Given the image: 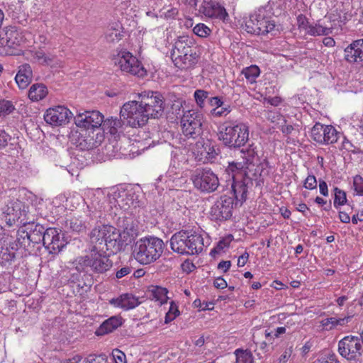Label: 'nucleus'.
<instances>
[{
  "instance_id": "1",
  "label": "nucleus",
  "mask_w": 363,
  "mask_h": 363,
  "mask_svg": "<svg viewBox=\"0 0 363 363\" xmlns=\"http://www.w3.org/2000/svg\"><path fill=\"white\" fill-rule=\"evenodd\" d=\"M74 268L79 273H84L86 276L87 283L85 286H91L93 277L89 272L96 274H104L113 267V262L104 250L96 249L92 246L90 252L84 256H79L73 262Z\"/></svg>"
},
{
  "instance_id": "2",
  "label": "nucleus",
  "mask_w": 363,
  "mask_h": 363,
  "mask_svg": "<svg viewBox=\"0 0 363 363\" xmlns=\"http://www.w3.org/2000/svg\"><path fill=\"white\" fill-rule=\"evenodd\" d=\"M250 127L247 123L228 120L218 127V140L230 149H240L249 140Z\"/></svg>"
},
{
  "instance_id": "3",
  "label": "nucleus",
  "mask_w": 363,
  "mask_h": 363,
  "mask_svg": "<svg viewBox=\"0 0 363 363\" xmlns=\"http://www.w3.org/2000/svg\"><path fill=\"white\" fill-rule=\"evenodd\" d=\"M90 238L96 249L116 254L125 248L119 230L111 225L94 228L91 232Z\"/></svg>"
},
{
  "instance_id": "4",
  "label": "nucleus",
  "mask_w": 363,
  "mask_h": 363,
  "mask_svg": "<svg viewBox=\"0 0 363 363\" xmlns=\"http://www.w3.org/2000/svg\"><path fill=\"white\" fill-rule=\"evenodd\" d=\"M164 245L163 240L157 237L142 238L133 245V255L140 264H150L162 256Z\"/></svg>"
},
{
  "instance_id": "5",
  "label": "nucleus",
  "mask_w": 363,
  "mask_h": 363,
  "mask_svg": "<svg viewBox=\"0 0 363 363\" xmlns=\"http://www.w3.org/2000/svg\"><path fill=\"white\" fill-rule=\"evenodd\" d=\"M170 247L179 255H199L204 247L203 238L196 231L182 230L172 236Z\"/></svg>"
},
{
  "instance_id": "6",
  "label": "nucleus",
  "mask_w": 363,
  "mask_h": 363,
  "mask_svg": "<svg viewBox=\"0 0 363 363\" xmlns=\"http://www.w3.org/2000/svg\"><path fill=\"white\" fill-rule=\"evenodd\" d=\"M274 0H270L266 6L259 8L249 20L245 22V30L252 34L266 35L272 32L276 27V22L272 18L273 11H277L274 6Z\"/></svg>"
},
{
  "instance_id": "7",
  "label": "nucleus",
  "mask_w": 363,
  "mask_h": 363,
  "mask_svg": "<svg viewBox=\"0 0 363 363\" xmlns=\"http://www.w3.org/2000/svg\"><path fill=\"white\" fill-rule=\"evenodd\" d=\"M46 228L35 222L25 223L17 231L16 238L20 247L28 254L33 253L35 246L42 243Z\"/></svg>"
},
{
  "instance_id": "8",
  "label": "nucleus",
  "mask_w": 363,
  "mask_h": 363,
  "mask_svg": "<svg viewBox=\"0 0 363 363\" xmlns=\"http://www.w3.org/2000/svg\"><path fill=\"white\" fill-rule=\"evenodd\" d=\"M227 172L232 173L231 191L233 199L242 204L247 199V189L252 185V179L247 175L241 162L230 163Z\"/></svg>"
},
{
  "instance_id": "9",
  "label": "nucleus",
  "mask_w": 363,
  "mask_h": 363,
  "mask_svg": "<svg viewBox=\"0 0 363 363\" xmlns=\"http://www.w3.org/2000/svg\"><path fill=\"white\" fill-rule=\"evenodd\" d=\"M120 117L127 121L133 128L145 125L149 117L140 101H130L125 103L121 108Z\"/></svg>"
},
{
  "instance_id": "10",
  "label": "nucleus",
  "mask_w": 363,
  "mask_h": 363,
  "mask_svg": "<svg viewBox=\"0 0 363 363\" xmlns=\"http://www.w3.org/2000/svg\"><path fill=\"white\" fill-rule=\"evenodd\" d=\"M23 40L21 33L16 26H8L0 31V55H15Z\"/></svg>"
},
{
  "instance_id": "11",
  "label": "nucleus",
  "mask_w": 363,
  "mask_h": 363,
  "mask_svg": "<svg viewBox=\"0 0 363 363\" xmlns=\"http://www.w3.org/2000/svg\"><path fill=\"white\" fill-rule=\"evenodd\" d=\"M191 179L194 187L203 193L214 192L220 184L218 176L209 168L196 169Z\"/></svg>"
},
{
  "instance_id": "12",
  "label": "nucleus",
  "mask_w": 363,
  "mask_h": 363,
  "mask_svg": "<svg viewBox=\"0 0 363 363\" xmlns=\"http://www.w3.org/2000/svg\"><path fill=\"white\" fill-rule=\"evenodd\" d=\"M113 61L122 72L138 77H143L147 74L143 64L130 52H120Z\"/></svg>"
},
{
  "instance_id": "13",
  "label": "nucleus",
  "mask_w": 363,
  "mask_h": 363,
  "mask_svg": "<svg viewBox=\"0 0 363 363\" xmlns=\"http://www.w3.org/2000/svg\"><path fill=\"white\" fill-rule=\"evenodd\" d=\"M182 133L187 138L196 139L203 133V116L194 110L185 112L181 118Z\"/></svg>"
},
{
  "instance_id": "14",
  "label": "nucleus",
  "mask_w": 363,
  "mask_h": 363,
  "mask_svg": "<svg viewBox=\"0 0 363 363\" xmlns=\"http://www.w3.org/2000/svg\"><path fill=\"white\" fill-rule=\"evenodd\" d=\"M139 97L149 118H159L162 116L164 101L161 93L152 91H144L140 94Z\"/></svg>"
},
{
  "instance_id": "15",
  "label": "nucleus",
  "mask_w": 363,
  "mask_h": 363,
  "mask_svg": "<svg viewBox=\"0 0 363 363\" xmlns=\"http://www.w3.org/2000/svg\"><path fill=\"white\" fill-rule=\"evenodd\" d=\"M234 199L226 195L221 196L215 201L209 212L211 220L222 222L229 220L233 215Z\"/></svg>"
},
{
  "instance_id": "16",
  "label": "nucleus",
  "mask_w": 363,
  "mask_h": 363,
  "mask_svg": "<svg viewBox=\"0 0 363 363\" xmlns=\"http://www.w3.org/2000/svg\"><path fill=\"white\" fill-rule=\"evenodd\" d=\"M20 247L17 238L4 235L0 238V265L9 269L15 262Z\"/></svg>"
},
{
  "instance_id": "17",
  "label": "nucleus",
  "mask_w": 363,
  "mask_h": 363,
  "mask_svg": "<svg viewBox=\"0 0 363 363\" xmlns=\"http://www.w3.org/2000/svg\"><path fill=\"white\" fill-rule=\"evenodd\" d=\"M42 244L49 254L57 255L67 245V242L60 229L47 228Z\"/></svg>"
},
{
  "instance_id": "18",
  "label": "nucleus",
  "mask_w": 363,
  "mask_h": 363,
  "mask_svg": "<svg viewBox=\"0 0 363 363\" xmlns=\"http://www.w3.org/2000/svg\"><path fill=\"white\" fill-rule=\"evenodd\" d=\"M362 340L356 336H346L338 342L340 354L347 360H356L362 355Z\"/></svg>"
},
{
  "instance_id": "19",
  "label": "nucleus",
  "mask_w": 363,
  "mask_h": 363,
  "mask_svg": "<svg viewBox=\"0 0 363 363\" xmlns=\"http://www.w3.org/2000/svg\"><path fill=\"white\" fill-rule=\"evenodd\" d=\"M340 133L333 125L316 123L311 128V138L320 144H333L337 141Z\"/></svg>"
},
{
  "instance_id": "20",
  "label": "nucleus",
  "mask_w": 363,
  "mask_h": 363,
  "mask_svg": "<svg viewBox=\"0 0 363 363\" xmlns=\"http://www.w3.org/2000/svg\"><path fill=\"white\" fill-rule=\"evenodd\" d=\"M123 124L124 123L121 119L113 117L104 121L101 131L103 133H104L105 131H108V133L114 137V140L112 142L105 145L106 154L109 156L113 155V152L118 150L116 138L119 137L120 134L123 133Z\"/></svg>"
},
{
  "instance_id": "21",
  "label": "nucleus",
  "mask_w": 363,
  "mask_h": 363,
  "mask_svg": "<svg viewBox=\"0 0 363 363\" xmlns=\"http://www.w3.org/2000/svg\"><path fill=\"white\" fill-rule=\"evenodd\" d=\"M104 121V116L98 111H86L79 113L74 117V123L77 126L84 128L86 130L101 129Z\"/></svg>"
},
{
  "instance_id": "22",
  "label": "nucleus",
  "mask_w": 363,
  "mask_h": 363,
  "mask_svg": "<svg viewBox=\"0 0 363 363\" xmlns=\"http://www.w3.org/2000/svg\"><path fill=\"white\" fill-rule=\"evenodd\" d=\"M72 116V113L67 108L57 106L48 108L44 115V119L51 125L60 126L68 123Z\"/></svg>"
},
{
  "instance_id": "23",
  "label": "nucleus",
  "mask_w": 363,
  "mask_h": 363,
  "mask_svg": "<svg viewBox=\"0 0 363 363\" xmlns=\"http://www.w3.org/2000/svg\"><path fill=\"white\" fill-rule=\"evenodd\" d=\"M104 140L101 129L86 130L84 134H80L77 140V146L82 150H89L99 146Z\"/></svg>"
},
{
  "instance_id": "24",
  "label": "nucleus",
  "mask_w": 363,
  "mask_h": 363,
  "mask_svg": "<svg viewBox=\"0 0 363 363\" xmlns=\"http://www.w3.org/2000/svg\"><path fill=\"white\" fill-rule=\"evenodd\" d=\"M344 59L349 64L363 65V39L354 40L345 48Z\"/></svg>"
},
{
  "instance_id": "25",
  "label": "nucleus",
  "mask_w": 363,
  "mask_h": 363,
  "mask_svg": "<svg viewBox=\"0 0 363 363\" xmlns=\"http://www.w3.org/2000/svg\"><path fill=\"white\" fill-rule=\"evenodd\" d=\"M200 11L211 18L225 21L228 17L225 9L215 0H204L200 8Z\"/></svg>"
},
{
  "instance_id": "26",
  "label": "nucleus",
  "mask_w": 363,
  "mask_h": 363,
  "mask_svg": "<svg viewBox=\"0 0 363 363\" xmlns=\"http://www.w3.org/2000/svg\"><path fill=\"white\" fill-rule=\"evenodd\" d=\"M198 50L195 45L194 40L189 36H180L176 40L174 48L171 52V57H181L182 54L186 55L188 52Z\"/></svg>"
},
{
  "instance_id": "27",
  "label": "nucleus",
  "mask_w": 363,
  "mask_h": 363,
  "mask_svg": "<svg viewBox=\"0 0 363 363\" xmlns=\"http://www.w3.org/2000/svg\"><path fill=\"white\" fill-rule=\"evenodd\" d=\"M109 303L114 307L120 308L124 311L133 309L140 304L138 298L130 293L120 295L117 298L109 300Z\"/></svg>"
},
{
  "instance_id": "28",
  "label": "nucleus",
  "mask_w": 363,
  "mask_h": 363,
  "mask_svg": "<svg viewBox=\"0 0 363 363\" xmlns=\"http://www.w3.org/2000/svg\"><path fill=\"white\" fill-rule=\"evenodd\" d=\"M123 322L121 315H113L104 320L96 330L95 334L97 336H103L113 332L120 327Z\"/></svg>"
},
{
  "instance_id": "29",
  "label": "nucleus",
  "mask_w": 363,
  "mask_h": 363,
  "mask_svg": "<svg viewBox=\"0 0 363 363\" xmlns=\"http://www.w3.org/2000/svg\"><path fill=\"white\" fill-rule=\"evenodd\" d=\"M171 58L176 67L180 69H188L198 62L199 54L198 50H196L184 55L182 54L181 57L175 56Z\"/></svg>"
},
{
  "instance_id": "30",
  "label": "nucleus",
  "mask_w": 363,
  "mask_h": 363,
  "mask_svg": "<svg viewBox=\"0 0 363 363\" xmlns=\"http://www.w3.org/2000/svg\"><path fill=\"white\" fill-rule=\"evenodd\" d=\"M32 78L33 71L29 64L25 63L18 67L15 81L20 89H26L31 82Z\"/></svg>"
},
{
  "instance_id": "31",
  "label": "nucleus",
  "mask_w": 363,
  "mask_h": 363,
  "mask_svg": "<svg viewBox=\"0 0 363 363\" xmlns=\"http://www.w3.org/2000/svg\"><path fill=\"white\" fill-rule=\"evenodd\" d=\"M138 225L135 221L131 219H127L124 221L123 230L120 234L125 247L138 236Z\"/></svg>"
},
{
  "instance_id": "32",
  "label": "nucleus",
  "mask_w": 363,
  "mask_h": 363,
  "mask_svg": "<svg viewBox=\"0 0 363 363\" xmlns=\"http://www.w3.org/2000/svg\"><path fill=\"white\" fill-rule=\"evenodd\" d=\"M352 17L343 4H337L335 9L329 14V19L335 26L345 24Z\"/></svg>"
},
{
  "instance_id": "33",
  "label": "nucleus",
  "mask_w": 363,
  "mask_h": 363,
  "mask_svg": "<svg viewBox=\"0 0 363 363\" xmlns=\"http://www.w3.org/2000/svg\"><path fill=\"white\" fill-rule=\"evenodd\" d=\"M238 150L240 157L243 159V162L241 163L244 165V169H245V165L253 163L255 158L258 157L257 147L254 143H252L246 147L245 145L241 147Z\"/></svg>"
},
{
  "instance_id": "34",
  "label": "nucleus",
  "mask_w": 363,
  "mask_h": 363,
  "mask_svg": "<svg viewBox=\"0 0 363 363\" xmlns=\"http://www.w3.org/2000/svg\"><path fill=\"white\" fill-rule=\"evenodd\" d=\"M118 205L121 209L128 211L130 208H135L139 206L138 196L133 193H125L124 195L116 200Z\"/></svg>"
},
{
  "instance_id": "35",
  "label": "nucleus",
  "mask_w": 363,
  "mask_h": 363,
  "mask_svg": "<svg viewBox=\"0 0 363 363\" xmlns=\"http://www.w3.org/2000/svg\"><path fill=\"white\" fill-rule=\"evenodd\" d=\"M23 203L18 200H10L2 207L3 213L7 216H13V219L19 218L21 215Z\"/></svg>"
},
{
  "instance_id": "36",
  "label": "nucleus",
  "mask_w": 363,
  "mask_h": 363,
  "mask_svg": "<svg viewBox=\"0 0 363 363\" xmlns=\"http://www.w3.org/2000/svg\"><path fill=\"white\" fill-rule=\"evenodd\" d=\"M48 91L43 84H33L29 89L28 98L32 101H39L48 95Z\"/></svg>"
},
{
  "instance_id": "37",
  "label": "nucleus",
  "mask_w": 363,
  "mask_h": 363,
  "mask_svg": "<svg viewBox=\"0 0 363 363\" xmlns=\"http://www.w3.org/2000/svg\"><path fill=\"white\" fill-rule=\"evenodd\" d=\"M350 317L337 318L335 317L326 318L320 321V327L323 330H331L338 325L342 326L347 323Z\"/></svg>"
},
{
  "instance_id": "38",
  "label": "nucleus",
  "mask_w": 363,
  "mask_h": 363,
  "mask_svg": "<svg viewBox=\"0 0 363 363\" xmlns=\"http://www.w3.org/2000/svg\"><path fill=\"white\" fill-rule=\"evenodd\" d=\"M168 291L166 288L159 286H152L149 289L150 298L155 301H158L160 304L167 302Z\"/></svg>"
},
{
  "instance_id": "39",
  "label": "nucleus",
  "mask_w": 363,
  "mask_h": 363,
  "mask_svg": "<svg viewBox=\"0 0 363 363\" xmlns=\"http://www.w3.org/2000/svg\"><path fill=\"white\" fill-rule=\"evenodd\" d=\"M302 26L310 35L316 36V35H328L331 33V30L329 28L324 27L320 24H306L304 26L303 22L301 23Z\"/></svg>"
},
{
  "instance_id": "40",
  "label": "nucleus",
  "mask_w": 363,
  "mask_h": 363,
  "mask_svg": "<svg viewBox=\"0 0 363 363\" xmlns=\"http://www.w3.org/2000/svg\"><path fill=\"white\" fill-rule=\"evenodd\" d=\"M297 0H274V6L277 8V11H273L274 16H279L282 11L287 9H292L296 4Z\"/></svg>"
},
{
  "instance_id": "41",
  "label": "nucleus",
  "mask_w": 363,
  "mask_h": 363,
  "mask_svg": "<svg viewBox=\"0 0 363 363\" xmlns=\"http://www.w3.org/2000/svg\"><path fill=\"white\" fill-rule=\"evenodd\" d=\"M242 74L250 84H253L256 82V79L259 76L260 69L257 65H251L243 69Z\"/></svg>"
},
{
  "instance_id": "42",
  "label": "nucleus",
  "mask_w": 363,
  "mask_h": 363,
  "mask_svg": "<svg viewBox=\"0 0 363 363\" xmlns=\"http://www.w3.org/2000/svg\"><path fill=\"white\" fill-rule=\"evenodd\" d=\"M235 363H253V356L250 351L238 349L235 351Z\"/></svg>"
},
{
  "instance_id": "43",
  "label": "nucleus",
  "mask_w": 363,
  "mask_h": 363,
  "mask_svg": "<svg viewBox=\"0 0 363 363\" xmlns=\"http://www.w3.org/2000/svg\"><path fill=\"white\" fill-rule=\"evenodd\" d=\"M207 141L206 142L203 138H199V140L196 143L193 152L199 160L203 159V156L206 155Z\"/></svg>"
},
{
  "instance_id": "44",
  "label": "nucleus",
  "mask_w": 363,
  "mask_h": 363,
  "mask_svg": "<svg viewBox=\"0 0 363 363\" xmlns=\"http://www.w3.org/2000/svg\"><path fill=\"white\" fill-rule=\"evenodd\" d=\"M121 31L119 26L117 25L116 27H111L107 29L106 32V39L108 42L115 43L118 42L121 39Z\"/></svg>"
},
{
  "instance_id": "45",
  "label": "nucleus",
  "mask_w": 363,
  "mask_h": 363,
  "mask_svg": "<svg viewBox=\"0 0 363 363\" xmlns=\"http://www.w3.org/2000/svg\"><path fill=\"white\" fill-rule=\"evenodd\" d=\"M333 191L335 194L333 204L335 208H338L340 206H343L347 203L346 193L338 187H335Z\"/></svg>"
},
{
  "instance_id": "46",
  "label": "nucleus",
  "mask_w": 363,
  "mask_h": 363,
  "mask_svg": "<svg viewBox=\"0 0 363 363\" xmlns=\"http://www.w3.org/2000/svg\"><path fill=\"white\" fill-rule=\"evenodd\" d=\"M66 226L73 231L81 232L85 229L83 221L77 218H72L66 221Z\"/></svg>"
},
{
  "instance_id": "47",
  "label": "nucleus",
  "mask_w": 363,
  "mask_h": 363,
  "mask_svg": "<svg viewBox=\"0 0 363 363\" xmlns=\"http://www.w3.org/2000/svg\"><path fill=\"white\" fill-rule=\"evenodd\" d=\"M179 313H180L178 309V306L174 301H171L169 308L164 318V323H170L174 320L179 315Z\"/></svg>"
},
{
  "instance_id": "48",
  "label": "nucleus",
  "mask_w": 363,
  "mask_h": 363,
  "mask_svg": "<svg viewBox=\"0 0 363 363\" xmlns=\"http://www.w3.org/2000/svg\"><path fill=\"white\" fill-rule=\"evenodd\" d=\"M195 101L200 108H203L206 99L209 100V92L203 89H197L194 94Z\"/></svg>"
},
{
  "instance_id": "49",
  "label": "nucleus",
  "mask_w": 363,
  "mask_h": 363,
  "mask_svg": "<svg viewBox=\"0 0 363 363\" xmlns=\"http://www.w3.org/2000/svg\"><path fill=\"white\" fill-rule=\"evenodd\" d=\"M33 56L42 65H49L53 62V57L45 55L42 50L35 51Z\"/></svg>"
},
{
  "instance_id": "50",
  "label": "nucleus",
  "mask_w": 363,
  "mask_h": 363,
  "mask_svg": "<svg viewBox=\"0 0 363 363\" xmlns=\"http://www.w3.org/2000/svg\"><path fill=\"white\" fill-rule=\"evenodd\" d=\"M231 112L229 105L224 104L221 107L213 108L211 111V115L213 117H226Z\"/></svg>"
},
{
  "instance_id": "51",
  "label": "nucleus",
  "mask_w": 363,
  "mask_h": 363,
  "mask_svg": "<svg viewBox=\"0 0 363 363\" xmlns=\"http://www.w3.org/2000/svg\"><path fill=\"white\" fill-rule=\"evenodd\" d=\"M218 149L216 145H212L210 141H207L206 155L203 156L204 160L212 161L218 155Z\"/></svg>"
},
{
  "instance_id": "52",
  "label": "nucleus",
  "mask_w": 363,
  "mask_h": 363,
  "mask_svg": "<svg viewBox=\"0 0 363 363\" xmlns=\"http://www.w3.org/2000/svg\"><path fill=\"white\" fill-rule=\"evenodd\" d=\"M15 109L12 102L7 100H0V116L10 114Z\"/></svg>"
},
{
  "instance_id": "53",
  "label": "nucleus",
  "mask_w": 363,
  "mask_h": 363,
  "mask_svg": "<svg viewBox=\"0 0 363 363\" xmlns=\"http://www.w3.org/2000/svg\"><path fill=\"white\" fill-rule=\"evenodd\" d=\"M193 32L198 36L204 38L208 35L211 30L203 23H199L193 29Z\"/></svg>"
},
{
  "instance_id": "54",
  "label": "nucleus",
  "mask_w": 363,
  "mask_h": 363,
  "mask_svg": "<svg viewBox=\"0 0 363 363\" xmlns=\"http://www.w3.org/2000/svg\"><path fill=\"white\" fill-rule=\"evenodd\" d=\"M353 186L357 194L363 196V178L360 175H356L354 177Z\"/></svg>"
},
{
  "instance_id": "55",
  "label": "nucleus",
  "mask_w": 363,
  "mask_h": 363,
  "mask_svg": "<svg viewBox=\"0 0 363 363\" xmlns=\"http://www.w3.org/2000/svg\"><path fill=\"white\" fill-rule=\"evenodd\" d=\"M112 357L115 363H126V356L123 352L118 349L112 351Z\"/></svg>"
},
{
  "instance_id": "56",
  "label": "nucleus",
  "mask_w": 363,
  "mask_h": 363,
  "mask_svg": "<svg viewBox=\"0 0 363 363\" xmlns=\"http://www.w3.org/2000/svg\"><path fill=\"white\" fill-rule=\"evenodd\" d=\"M303 186L310 190L315 189L317 187V180L314 175H308L304 181Z\"/></svg>"
},
{
  "instance_id": "57",
  "label": "nucleus",
  "mask_w": 363,
  "mask_h": 363,
  "mask_svg": "<svg viewBox=\"0 0 363 363\" xmlns=\"http://www.w3.org/2000/svg\"><path fill=\"white\" fill-rule=\"evenodd\" d=\"M293 353V347L290 346L285 349L278 359V363H286L291 358Z\"/></svg>"
},
{
  "instance_id": "58",
  "label": "nucleus",
  "mask_w": 363,
  "mask_h": 363,
  "mask_svg": "<svg viewBox=\"0 0 363 363\" xmlns=\"http://www.w3.org/2000/svg\"><path fill=\"white\" fill-rule=\"evenodd\" d=\"M313 363H339L335 354H329L328 355H325L318 359Z\"/></svg>"
},
{
  "instance_id": "59",
  "label": "nucleus",
  "mask_w": 363,
  "mask_h": 363,
  "mask_svg": "<svg viewBox=\"0 0 363 363\" xmlns=\"http://www.w3.org/2000/svg\"><path fill=\"white\" fill-rule=\"evenodd\" d=\"M228 245L229 242H226L225 240H220L216 247L211 250V255L220 253L224 248L228 247Z\"/></svg>"
},
{
  "instance_id": "60",
  "label": "nucleus",
  "mask_w": 363,
  "mask_h": 363,
  "mask_svg": "<svg viewBox=\"0 0 363 363\" xmlns=\"http://www.w3.org/2000/svg\"><path fill=\"white\" fill-rule=\"evenodd\" d=\"M208 103L211 106H214V108L221 107L224 105L222 98L218 96L209 97Z\"/></svg>"
},
{
  "instance_id": "61",
  "label": "nucleus",
  "mask_w": 363,
  "mask_h": 363,
  "mask_svg": "<svg viewBox=\"0 0 363 363\" xmlns=\"http://www.w3.org/2000/svg\"><path fill=\"white\" fill-rule=\"evenodd\" d=\"M131 272L132 268L130 267L126 266L118 270L116 273V277L117 279H121L125 276L129 274Z\"/></svg>"
},
{
  "instance_id": "62",
  "label": "nucleus",
  "mask_w": 363,
  "mask_h": 363,
  "mask_svg": "<svg viewBox=\"0 0 363 363\" xmlns=\"http://www.w3.org/2000/svg\"><path fill=\"white\" fill-rule=\"evenodd\" d=\"M11 137L4 130L0 128V147H5L7 145Z\"/></svg>"
},
{
  "instance_id": "63",
  "label": "nucleus",
  "mask_w": 363,
  "mask_h": 363,
  "mask_svg": "<svg viewBox=\"0 0 363 363\" xmlns=\"http://www.w3.org/2000/svg\"><path fill=\"white\" fill-rule=\"evenodd\" d=\"M84 363H106L103 358H98L94 355H89L84 360Z\"/></svg>"
},
{
  "instance_id": "64",
  "label": "nucleus",
  "mask_w": 363,
  "mask_h": 363,
  "mask_svg": "<svg viewBox=\"0 0 363 363\" xmlns=\"http://www.w3.org/2000/svg\"><path fill=\"white\" fill-rule=\"evenodd\" d=\"M213 285L217 289H225V287H227V282L223 278L218 277L215 279V281L213 282Z\"/></svg>"
}]
</instances>
